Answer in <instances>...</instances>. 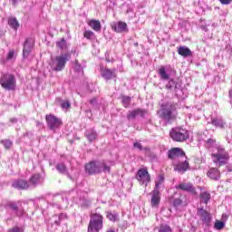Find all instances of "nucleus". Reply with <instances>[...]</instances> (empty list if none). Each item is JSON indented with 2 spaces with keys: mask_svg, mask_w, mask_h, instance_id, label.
<instances>
[{
  "mask_svg": "<svg viewBox=\"0 0 232 232\" xmlns=\"http://www.w3.org/2000/svg\"><path fill=\"white\" fill-rule=\"evenodd\" d=\"M159 115L166 124H171L177 121L179 112L177 111V103L175 102H169L161 104Z\"/></svg>",
  "mask_w": 232,
  "mask_h": 232,
  "instance_id": "obj_1",
  "label": "nucleus"
},
{
  "mask_svg": "<svg viewBox=\"0 0 232 232\" xmlns=\"http://www.w3.org/2000/svg\"><path fill=\"white\" fill-rule=\"evenodd\" d=\"M4 208L5 209V215L7 217V220H14V218H21L26 215L24 211V208L21 201H7L4 205Z\"/></svg>",
  "mask_w": 232,
  "mask_h": 232,
  "instance_id": "obj_2",
  "label": "nucleus"
},
{
  "mask_svg": "<svg viewBox=\"0 0 232 232\" xmlns=\"http://www.w3.org/2000/svg\"><path fill=\"white\" fill-rule=\"evenodd\" d=\"M88 175H99V173H110L111 169L105 160H92L85 165Z\"/></svg>",
  "mask_w": 232,
  "mask_h": 232,
  "instance_id": "obj_3",
  "label": "nucleus"
},
{
  "mask_svg": "<svg viewBox=\"0 0 232 232\" xmlns=\"http://www.w3.org/2000/svg\"><path fill=\"white\" fill-rule=\"evenodd\" d=\"M211 157L214 164H216V166H218V168H220L221 166H226L230 159L229 152L226 150L223 146L220 145L216 147V151L213 150Z\"/></svg>",
  "mask_w": 232,
  "mask_h": 232,
  "instance_id": "obj_4",
  "label": "nucleus"
},
{
  "mask_svg": "<svg viewBox=\"0 0 232 232\" xmlns=\"http://www.w3.org/2000/svg\"><path fill=\"white\" fill-rule=\"evenodd\" d=\"M72 59V53L65 52L51 60L53 72H63L66 68V63Z\"/></svg>",
  "mask_w": 232,
  "mask_h": 232,
  "instance_id": "obj_5",
  "label": "nucleus"
},
{
  "mask_svg": "<svg viewBox=\"0 0 232 232\" xmlns=\"http://www.w3.org/2000/svg\"><path fill=\"white\" fill-rule=\"evenodd\" d=\"M104 217L99 213H92L87 232H99L102 229Z\"/></svg>",
  "mask_w": 232,
  "mask_h": 232,
  "instance_id": "obj_6",
  "label": "nucleus"
},
{
  "mask_svg": "<svg viewBox=\"0 0 232 232\" xmlns=\"http://www.w3.org/2000/svg\"><path fill=\"white\" fill-rule=\"evenodd\" d=\"M166 90L178 97L179 93H182V80L179 78H171L165 85Z\"/></svg>",
  "mask_w": 232,
  "mask_h": 232,
  "instance_id": "obj_7",
  "label": "nucleus"
},
{
  "mask_svg": "<svg viewBox=\"0 0 232 232\" xmlns=\"http://www.w3.org/2000/svg\"><path fill=\"white\" fill-rule=\"evenodd\" d=\"M170 139L175 142H184L189 139V132L183 128H174L169 131Z\"/></svg>",
  "mask_w": 232,
  "mask_h": 232,
  "instance_id": "obj_8",
  "label": "nucleus"
},
{
  "mask_svg": "<svg viewBox=\"0 0 232 232\" xmlns=\"http://www.w3.org/2000/svg\"><path fill=\"white\" fill-rule=\"evenodd\" d=\"M15 83L16 80L14 74L5 73L3 74L0 78V84L2 88L8 90V92L15 90Z\"/></svg>",
  "mask_w": 232,
  "mask_h": 232,
  "instance_id": "obj_9",
  "label": "nucleus"
},
{
  "mask_svg": "<svg viewBox=\"0 0 232 232\" xmlns=\"http://www.w3.org/2000/svg\"><path fill=\"white\" fill-rule=\"evenodd\" d=\"M45 121L47 123V128H49L51 131H55V130H59V128L63 126V120L57 118L53 114L46 115Z\"/></svg>",
  "mask_w": 232,
  "mask_h": 232,
  "instance_id": "obj_10",
  "label": "nucleus"
},
{
  "mask_svg": "<svg viewBox=\"0 0 232 232\" xmlns=\"http://www.w3.org/2000/svg\"><path fill=\"white\" fill-rule=\"evenodd\" d=\"M177 72L175 69L168 68L166 66H161L158 71V75L160 81H169L171 75H175Z\"/></svg>",
  "mask_w": 232,
  "mask_h": 232,
  "instance_id": "obj_11",
  "label": "nucleus"
},
{
  "mask_svg": "<svg viewBox=\"0 0 232 232\" xmlns=\"http://www.w3.org/2000/svg\"><path fill=\"white\" fill-rule=\"evenodd\" d=\"M168 157L170 160L175 159H188L186 158V152L180 148H173L168 151Z\"/></svg>",
  "mask_w": 232,
  "mask_h": 232,
  "instance_id": "obj_12",
  "label": "nucleus"
},
{
  "mask_svg": "<svg viewBox=\"0 0 232 232\" xmlns=\"http://www.w3.org/2000/svg\"><path fill=\"white\" fill-rule=\"evenodd\" d=\"M148 111L144 109H134L132 111H129L127 113V119L128 121H135V119H137V117H141L142 119H144V117H146Z\"/></svg>",
  "mask_w": 232,
  "mask_h": 232,
  "instance_id": "obj_13",
  "label": "nucleus"
},
{
  "mask_svg": "<svg viewBox=\"0 0 232 232\" xmlns=\"http://www.w3.org/2000/svg\"><path fill=\"white\" fill-rule=\"evenodd\" d=\"M33 49H34V40H32L31 38H26L24 44L23 58L28 59V57H30V54L32 53Z\"/></svg>",
  "mask_w": 232,
  "mask_h": 232,
  "instance_id": "obj_14",
  "label": "nucleus"
},
{
  "mask_svg": "<svg viewBox=\"0 0 232 232\" xmlns=\"http://www.w3.org/2000/svg\"><path fill=\"white\" fill-rule=\"evenodd\" d=\"M136 179L139 180V182H141V184H144L145 182H150V172H148L147 169H140L136 173Z\"/></svg>",
  "mask_w": 232,
  "mask_h": 232,
  "instance_id": "obj_15",
  "label": "nucleus"
},
{
  "mask_svg": "<svg viewBox=\"0 0 232 232\" xmlns=\"http://www.w3.org/2000/svg\"><path fill=\"white\" fill-rule=\"evenodd\" d=\"M44 182V176L41 174H34L30 179H29V184L30 188H37V186H41Z\"/></svg>",
  "mask_w": 232,
  "mask_h": 232,
  "instance_id": "obj_16",
  "label": "nucleus"
},
{
  "mask_svg": "<svg viewBox=\"0 0 232 232\" xmlns=\"http://www.w3.org/2000/svg\"><path fill=\"white\" fill-rule=\"evenodd\" d=\"M76 202L80 206V208H82V209H88L89 208L92 207V199L84 196V193L82 192V194H80V198Z\"/></svg>",
  "mask_w": 232,
  "mask_h": 232,
  "instance_id": "obj_17",
  "label": "nucleus"
},
{
  "mask_svg": "<svg viewBox=\"0 0 232 232\" xmlns=\"http://www.w3.org/2000/svg\"><path fill=\"white\" fill-rule=\"evenodd\" d=\"M198 215L205 226H209L211 222V214H209L208 210H205L203 208H198Z\"/></svg>",
  "mask_w": 232,
  "mask_h": 232,
  "instance_id": "obj_18",
  "label": "nucleus"
},
{
  "mask_svg": "<svg viewBox=\"0 0 232 232\" xmlns=\"http://www.w3.org/2000/svg\"><path fill=\"white\" fill-rule=\"evenodd\" d=\"M211 124L216 128H219V130H226V128H227V122H226V120L223 119L222 116L212 118Z\"/></svg>",
  "mask_w": 232,
  "mask_h": 232,
  "instance_id": "obj_19",
  "label": "nucleus"
},
{
  "mask_svg": "<svg viewBox=\"0 0 232 232\" xmlns=\"http://www.w3.org/2000/svg\"><path fill=\"white\" fill-rule=\"evenodd\" d=\"M12 187L15 189H31L30 182L24 179H15L13 181Z\"/></svg>",
  "mask_w": 232,
  "mask_h": 232,
  "instance_id": "obj_20",
  "label": "nucleus"
},
{
  "mask_svg": "<svg viewBox=\"0 0 232 232\" xmlns=\"http://www.w3.org/2000/svg\"><path fill=\"white\" fill-rule=\"evenodd\" d=\"M111 29L116 34H122V32H128V24L125 22H117L111 24Z\"/></svg>",
  "mask_w": 232,
  "mask_h": 232,
  "instance_id": "obj_21",
  "label": "nucleus"
},
{
  "mask_svg": "<svg viewBox=\"0 0 232 232\" xmlns=\"http://www.w3.org/2000/svg\"><path fill=\"white\" fill-rule=\"evenodd\" d=\"M176 189H181V191H187V193H197V189L192 183H179L178 186H175Z\"/></svg>",
  "mask_w": 232,
  "mask_h": 232,
  "instance_id": "obj_22",
  "label": "nucleus"
},
{
  "mask_svg": "<svg viewBox=\"0 0 232 232\" xmlns=\"http://www.w3.org/2000/svg\"><path fill=\"white\" fill-rule=\"evenodd\" d=\"M102 77L105 79V81H111V79H115V77H117V70L103 69L102 70Z\"/></svg>",
  "mask_w": 232,
  "mask_h": 232,
  "instance_id": "obj_23",
  "label": "nucleus"
},
{
  "mask_svg": "<svg viewBox=\"0 0 232 232\" xmlns=\"http://www.w3.org/2000/svg\"><path fill=\"white\" fill-rule=\"evenodd\" d=\"M188 169H190L189 162H188V160L186 159L183 162L178 163L174 168V171H178V173H181V174H184Z\"/></svg>",
  "mask_w": 232,
  "mask_h": 232,
  "instance_id": "obj_24",
  "label": "nucleus"
},
{
  "mask_svg": "<svg viewBox=\"0 0 232 232\" xmlns=\"http://www.w3.org/2000/svg\"><path fill=\"white\" fill-rule=\"evenodd\" d=\"M151 206L152 208H156V206H159L160 204V192L159 189L154 188L151 192Z\"/></svg>",
  "mask_w": 232,
  "mask_h": 232,
  "instance_id": "obj_25",
  "label": "nucleus"
},
{
  "mask_svg": "<svg viewBox=\"0 0 232 232\" xmlns=\"http://www.w3.org/2000/svg\"><path fill=\"white\" fill-rule=\"evenodd\" d=\"M207 176L210 180L218 181L220 180V170L217 168H211L208 172Z\"/></svg>",
  "mask_w": 232,
  "mask_h": 232,
  "instance_id": "obj_26",
  "label": "nucleus"
},
{
  "mask_svg": "<svg viewBox=\"0 0 232 232\" xmlns=\"http://www.w3.org/2000/svg\"><path fill=\"white\" fill-rule=\"evenodd\" d=\"M82 193V191H79L77 189H72L66 194V199L72 200V202H78Z\"/></svg>",
  "mask_w": 232,
  "mask_h": 232,
  "instance_id": "obj_27",
  "label": "nucleus"
},
{
  "mask_svg": "<svg viewBox=\"0 0 232 232\" xmlns=\"http://www.w3.org/2000/svg\"><path fill=\"white\" fill-rule=\"evenodd\" d=\"M85 137L89 140V142H93V140H97L99 134L94 129H89L85 131Z\"/></svg>",
  "mask_w": 232,
  "mask_h": 232,
  "instance_id": "obj_28",
  "label": "nucleus"
},
{
  "mask_svg": "<svg viewBox=\"0 0 232 232\" xmlns=\"http://www.w3.org/2000/svg\"><path fill=\"white\" fill-rule=\"evenodd\" d=\"M178 53L181 55V57H191V55H193V53L188 46H179L178 48Z\"/></svg>",
  "mask_w": 232,
  "mask_h": 232,
  "instance_id": "obj_29",
  "label": "nucleus"
},
{
  "mask_svg": "<svg viewBox=\"0 0 232 232\" xmlns=\"http://www.w3.org/2000/svg\"><path fill=\"white\" fill-rule=\"evenodd\" d=\"M205 146L208 148V150H217V140L213 138H209L207 140H205Z\"/></svg>",
  "mask_w": 232,
  "mask_h": 232,
  "instance_id": "obj_30",
  "label": "nucleus"
},
{
  "mask_svg": "<svg viewBox=\"0 0 232 232\" xmlns=\"http://www.w3.org/2000/svg\"><path fill=\"white\" fill-rule=\"evenodd\" d=\"M89 26L94 30V32H101V21L99 20H91L89 22Z\"/></svg>",
  "mask_w": 232,
  "mask_h": 232,
  "instance_id": "obj_31",
  "label": "nucleus"
},
{
  "mask_svg": "<svg viewBox=\"0 0 232 232\" xmlns=\"http://www.w3.org/2000/svg\"><path fill=\"white\" fill-rule=\"evenodd\" d=\"M55 169L62 175H66V173H68V168H66V165L63 162L57 163Z\"/></svg>",
  "mask_w": 232,
  "mask_h": 232,
  "instance_id": "obj_32",
  "label": "nucleus"
},
{
  "mask_svg": "<svg viewBox=\"0 0 232 232\" xmlns=\"http://www.w3.org/2000/svg\"><path fill=\"white\" fill-rule=\"evenodd\" d=\"M8 24L13 30H17L19 28V21L15 17L8 18Z\"/></svg>",
  "mask_w": 232,
  "mask_h": 232,
  "instance_id": "obj_33",
  "label": "nucleus"
},
{
  "mask_svg": "<svg viewBox=\"0 0 232 232\" xmlns=\"http://www.w3.org/2000/svg\"><path fill=\"white\" fill-rule=\"evenodd\" d=\"M56 46L62 51L68 50V42H66V39L62 38L56 43Z\"/></svg>",
  "mask_w": 232,
  "mask_h": 232,
  "instance_id": "obj_34",
  "label": "nucleus"
},
{
  "mask_svg": "<svg viewBox=\"0 0 232 232\" xmlns=\"http://www.w3.org/2000/svg\"><path fill=\"white\" fill-rule=\"evenodd\" d=\"M106 217L111 222H117L119 220V213L117 212L108 211Z\"/></svg>",
  "mask_w": 232,
  "mask_h": 232,
  "instance_id": "obj_35",
  "label": "nucleus"
},
{
  "mask_svg": "<svg viewBox=\"0 0 232 232\" xmlns=\"http://www.w3.org/2000/svg\"><path fill=\"white\" fill-rule=\"evenodd\" d=\"M200 198L203 204H208V202L211 200V194H209L208 191H204L200 194Z\"/></svg>",
  "mask_w": 232,
  "mask_h": 232,
  "instance_id": "obj_36",
  "label": "nucleus"
},
{
  "mask_svg": "<svg viewBox=\"0 0 232 232\" xmlns=\"http://www.w3.org/2000/svg\"><path fill=\"white\" fill-rule=\"evenodd\" d=\"M121 104L125 108H130V104H131V97L130 96H121Z\"/></svg>",
  "mask_w": 232,
  "mask_h": 232,
  "instance_id": "obj_37",
  "label": "nucleus"
},
{
  "mask_svg": "<svg viewBox=\"0 0 232 232\" xmlns=\"http://www.w3.org/2000/svg\"><path fill=\"white\" fill-rule=\"evenodd\" d=\"M214 227L218 231H220V230L224 229V227H226V223H224V221H216L214 224Z\"/></svg>",
  "mask_w": 232,
  "mask_h": 232,
  "instance_id": "obj_38",
  "label": "nucleus"
},
{
  "mask_svg": "<svg viewBox=\"0 0 232 232\" xmlns=\"http://www.w3.org/2000/svg\"><path fill=\"white\" fill-rule=\"evenodd\" d=\"M1 144H3V146L5 148V150H10V148H12L13 146V142L10 140H2Z\"/></svg>",
  "mask_w": 232,
  "mask_h": 232,
  "instance_id": "obj_39",
  "label": "nucleus"
},
{
  "mask_svg": "<svg viewBox=\"0 0 232 232\" xmlns=\"http://www.w3.org/2000/svg\"><path fill=\"white\" fill-rule=\"evenodd\" d=\"M51 221L55 226H61V220H60V218H59V214L53 215L51 218Z\"/></svg>",
  "mask_w": 232,
  "mask_h": 232,
  "instance_id": "obj_40",
  "label": "nucleus"
},
{
  "mask_svg": "<svg viewBox=\"0 0 232 232\" xmlns=\"http://www.w3.org/2000/svg\"><path fill=\"white\" fill-rule=\"evenodd\" d=\"M58 217L60 218V224H63V222H66V220H68L69 218L68 214H66L65 212L58 214Z\"/></svg>",
  "mask_w": 232,
  "mask_h": 232,
  "instance_id": "obj_41",
  "label": "nucleus"
},
{
  "mask_svg": "<svg viewBox=\"0 0 232 232\" xmlns=\"http://www.w3.org/2000/svg\"><path fill=\"white\" fill-rule=\"evenodd\" d=\"M8 232H24V227L14 226L12 228H10Z\"/></svg>",
  "mask_w": 232,
  "mask_h": 232,
  "instance_id": "obj_42",
  "label": "nucleus"
},
{
  "mask_svg": "<svg viewBox=\"0 0 232 232\" xmlns=\"http://www.w3.org/2000/svg\"><path fill=\"white\" fill-rule=\"evenodd\" d=\"M83 37H85V39L92 40L93 39V37H95V34H93V32L92 31H85L83 34Z\"/></svg>",
  "mask_w": 232,
  "mask_h": 232,
  "instance_id": "obj_43",
  "label": "nucleus"
},
{
  "mask_svg": "<svg viewBox=\"0 0 232 232\" xmlns=\"http://www.w3.org/2000/svg\"><path fill=\"white\" fill-rule=\"evenodd\" d=\"M162 182H164V177L160 176L158 181H156L154 189H160V184H162Z\"/></svg>",
  "mask_w": 232,
  "mask_h": 232,
  "instance_id": "obj_44",
  "label": "nucleus"
},
{
  "mask_svg": "<svg viewBox=\"0 0 232 232\" xmlns=\"http://www.w3.org/2000/svg\"><path fill=\"white\" fill-rule=\"evenodd\" d=\"M182 199L180 198H177L173 200V207L179 208V206H182Z\"/></svg>",
  "mask_w": 232,
  "mask_h": 232,
  "instance_id": "obj_45",
  "label": "nucleus"
},
{
  "mask_svg": "<svg viewBox=\"0 0 232 232\" xmlns=\"http://www.w3.org/2000/svg\"><path fill=\"white\" fill-rule=\"evenodd\" d=\"M14 57H15V51L11 50V51H9V53H7L6 61H12V59H14Z\"/></svg>",
  "mask_w": 232,
  "mask_h": 232,
  "instance_id": "obj_46",
  "label": "nucleus"
},
{
  "mask_svg": "<svg viewBox=\"0 0 232 232\" xmlns=\"http://www.w3.org/2000/svg\"><path fill=\"white\" fill-rule=\"evenodd\" d=\"M159 232H171V227L168 225L160 227Z\"/></svg>",
  "mask_w": 232,
  "mask_h": 232,
  "instance_id": "obj_47",
  "label": "nucleus"
},
{
  "mask_svg": "<svg viewBox=\"0 0 232 232\" xmlns=\"http://www.w3.org/2000/svg\"><path fill=\"white\" fill-rule=\"evenodd\" d=\"M61 106H62L63 110H68V108L72 107V104L70 103V102L65 101L61 103Z\"/></svg>",
  "mask_w": 232,
  "mask_h": 232,
  "instance_id": "obj_48",
  "label": "nucleus"
},
{
  "mask_svg": "<svg viewBox=\"0 0 232 232\" xmlns=\"http://www.w3.org/2000/svg\"><path fill=\"white\" fill-rule=\"evenodd\" d=\"M133 148H136L140 151H142V150H144V148H142V144L139 141L133 143Z\"/></svg>",
  "mask_w": 232,
  "mask_h": 232,
  "instance_id": "obj_49",
  "label": "nucleus"
},
{
  "mask_svg": "<svg viewBox=\"0 0 232 232\" xmlns=\"http://www.w3.org/2000/svg\"><path fill=\"white\" fill-rule=\"evenodd\" d=\"M76 64L74 66V69L76 72H82V65H81V63H79V61L76 60L75 61Z\"/></svg>",
  "mask_w": 232,
  "mask_h": 232,
  "instance_id": "obj_50",
  "label": "nucleus"
},
{
  "mask_svg": "<svg viewBox=\"0 0 232 232\" xmlns=\"http://www.w3.org/2000/svg\"><path fill=\"white\" fill-rule=\"evenodd\" d=\"M90 104H92V106H97V98H92V100H90Z\"/></svg>",
  "mask_w": 232,
  "mask_h": 232,
  "instance_id": "obj_51",
  "label": "nucleus"
},
{
  "mask_svg": "<svg viewBox=\"0 0 232 232\" xmlns=\"http://www.w3.org/2000/svg\"><path fill=\"white\" fill-rule=\"evenodd\" d=\"M221 5H231L232 0H219Z\"/></svg>",
  "mask_w": 232,
  "mask_h": 232,
  "instance_id": "obj_52",
  "label": "nucleus"
},
{
  "mask_svg": "<svg viewBox=\"0 0 232 232\" xmlns=\"http://www.w3.org/2000/svg\"><path fill=\"white\" fill-rule=\"evenodd\" d=\"M11 122H13V123L17 122V118H13V119H11Z\"/></svg>",
  "mask_w": 232,
  "mask_h": 232,
  "instance_id": "obj_53",
  "label": "nucleus"
},
{
  "mask_svg": "<svg viewBox=\"0 0 232 232\" xmlns=\"http://www.w3.org/2000/svg\"><path fill=\"white\" fill-rule=\"evenodd\" d=\"M71 53H77V50L72 49V50L71 51Z\"/></svg>",
  "mask_w": 232,
  "mask_h": 232,
  "instance_id": "obj_54",
  "label": "nucleus"
},
{
  "mask_svg": "<svg viewBox=\"0 0 232 232\" xmlns=\"http://www.w3.org/2000/svg\"><path fill=\"white\" fill-rule=\"evenodd\" d=\"M40 122L39 121H36V125L39 126Z\"/></svg>",
  "mask_w": 232,
  "mask_h": 232,
  "instance_id": "obj_55",
  "label": "nucleus"
},
{
  "mask_svg": "<svg viewBox=\"0 0 232 232\" xmlns=\"http://www.w3.org/2000/svg\"><path fill=\"white\" fill-rule=\"evenodd\" d=\"M41 199H44V197H42V198H39V200H41Z\"/></svg>",
  "mask_w": 232,
  "mask_h": 232,
  "instance_id": "obj_56",
  "label": "nucleus"
},
{
  "mask_svg": "<svg viewBox=\"0 0 232 232\" xmlns=\"http://www.w3.org/2000/svg\"><path fill=\"white\" fill-rule=\"evenodd\" d=\"M135 45H136V46H138V45H139V44H135Z\"/></svg>",
  "mask_w": 232,
  "mask_h": 232,
  "instance_id": "obj_57",
  "label": "nucleus"
},
{
  "mask_svg": "<svg viewBox=\"0 0 232 232\" xmlns=\"http://www.w3.org/2000/svg\"><path fill=\"white\" fill-rule=\"evenodd\" d=\"M52 206H55V205L53 203Z\"/></svg>",
  "mask_w": 232,
  "mask_h": 232,
  "instance_id": "obj_58",
  "label": "nucleus"
}]
</instances>
